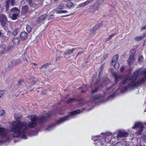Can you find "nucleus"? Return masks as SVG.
Returning <instances> with one entry per match:
<instances>
[{"mask_svg":"<svg viewBox=\"0 0 146 146\" xmlns=\"http://www.w3.org/2000/svg\"><path fill=\"white\" fill-rule=\"evenodd\" d=\"M37 1L36 0H28L27 1L30 6L34 7H35L37 5V3H36Z\"/></svg>","mask_w":146,"mask_h":146,"instance_id":"obj_11","label":"nucleus"},{"mask_svg":"<svg viewBox=\"0 0 146 146\" xmlns=\"http://www.w3.org/2000/svg\"><path fill=\"white\" fill-rule=\"evenodd\" d=\"M136 146H138V145H136ZM140 146H143L140 145Z\"/></svg>","mask_w":146,"mask_h":146,"instance_id":"obj_61","label":"nucleus"},{"mask_svg":"<svg viewBox=\"0 0 146 146\" xmlns=\"http://www.w3.org/2000/svg\"><path fill=\"white\" fill-rule=\"evenodd\" d=\"M87 5H88V4L87 3H86V1L84 3H83L79 4V6L80 7H83Z\"/></svg>","mask_w":146,"mask_h":146,"instance_id":"obj_26","label":"nucleus"},{"mask_svg":"<svg viewBox=\"0 0 146 146\" xmlns=\"http://www.w3.org/2000/svg\"><path fill=\"white\" fill-rule=\"evenodd\" d=\"M115 137H114L113 136V137H111V141L110 144H113V142H115Z\"/></svg>","mask_w":146,"mask_h":146,"instance_id":"obj_29","label":"nucleus"},{"mask_svg":"<svg viewBox=\"0 0 146 146\" xmlns=\"http://www.w3.org/2000/svg\"><path fill=\"white\" fill-rule=\"evenodd\" d=\"M37 132L36 131H33L30 134L31 136H35L37 135Z\"/></svg>","mask_w":146,"mask_h":146,"instance_id":"obj_31","label":"nucleus"},{"mask_svg":"<svg viewBox=\"0 0 146 146\" xmlns=\"http://www.w3.org/2000/svg\"><path fill=\"white\" fill-rule=\"evenodd\" d=\"M100 81L99 80H97L96 83L94 84L95 87L96 88L95 89L91 91V93L92 94H94L96 93L98 90L97 87H98L99 85L100 84Z\"/></svg>","mask_w":146,"mask_h":146,"instance_id":"obj_13","label":"nucleus"},{"mask_svg":"<svg viewBox=\"0 0 146 146\" xmlns=\"http://www.w3.org/2000/svg\"><path fill=\"white\" fill-rule=\"evenodd\" d=\"M128 135V133L123 131H118L117 135V138L121 137H126Z\"/></svg>","mask_w":146,"mask_h":146,"instance_id":"obj_10","label":"nucleus"},{"mask_svg":"<svg viewBox=\"0 0 146 146\" xmlns=\"http://www.w3.org/2000/svg\"><path fill=\"white\" fill-rule=\"evenodd\" d=\"M26 29L28 32H30L31 30V28L30 25H27L26 27Z\"/></svg>","mask_w":146,"mask_h":146,"instance_id":"obj_25","label":"nucleus"},{"mask_svg":"<svg viewBox=\"0 0 146 146\" xmlns=\"http://www.w3.org/2000/svg\"><path fill=\"white\" fill-rule=\"evenodd\" d=\"M84 53V52H83V51H81V52H78V53L77 55V56H78V55H80V54H83V53Z\"/></svg>","mask_w":146,"mask_h":146,"instance_id":"obj_45","label":"nucleus"},{"mask_svg":"<svg viewBox=\"0 0 146 146\" xmlns=\"http://www.w3.org/2000/svg\"><path fill=\"white\" fill-rule=\"evenodd\" d=\"M94 0H87L86 1V3L88 5L90 3L92 2Z\"/></svg>","mask_w":146,"mask_h":146,"instance_id":"obj_34","label":"nucleus"},{"mask_svg":"<svg viewBox=\"0 0 146 146\" xmlns=\"http://www.w3.org/2000/svg\"><path fill=\"white\" fill-rule=\"evenodd\" d=\"M48 64L47 63L44 64L42 65V66L40 67V69L41 70L43 68H46V69L47 67L48 66Z\"/></svg>","mask_w":146,"mask_h":146,"instance_id":"obj_23","label":"nucleus"},{"mask_svg":"<svg viewBox=\"0 0 146 146\" xmlns=\"http://www.w3.org/2000/svg\"><path fill=\"white\" fill-rule=\"evenodd\" d=\"M23 82V80H19L18 82V83L20 85L21 84V83Z\"/></svg>","mask_w":146,"mask_h":146,"instance_id":"obj_41","label":"nucleus"},{"mask_svg":"<svg viewBox=\"0 0 146 146\" xmlns=\"http://www.w3.org/2000/svg\"><path fill=\"white\" fill-rule=\"evenodd\" d=\"M18 33V30L17 29H15L13 33V35L14 36H16Z\"/></svg>","mask_w":146,"mask_h":146,"instance_id":"obj_30","label":"nucleus"},{"mask_svg":"<svg viewBox=\"0 0 146 146\" xmlns=\"http://www.w3.org/2000/svg\"><path fill=\"white\" fill-rule=\"evenodd\" d=\"M54 16L52 15H50L49 16V19H53V18H54Z\"/></svg>","mask_w":146,"mask_h":146,"instance_id":"obj_37","label":"nucleus"},{"mask_svg":"<svg viewBox=\"0 0 146 146\" xmlns=\"http://www.w3.org/2000/svg\"><path fill=\"white\" fill-rule=\"evenodd\" d=\"M68 11L66 10L64 11H57V13L58 14H61L62 13H68Z\"/></svg>","mask_w":146,"mask_h":146,"instance_id":"obj_28","label":"nucleus"},{"mask_svg":"<svg viewBox=\"0 0 146 146\" xmlns=\"http://www.w3.org/2000/svg\"><path fill=\"white\" fill-rule=\"evenodd\" d=\"M92 81H93H93H94L93 80H92Z\"/></svg>","mask_w":146,"mask_h":146,"instance_id":"obj_62","label":"nucleus"},{"mask_svg":"<svg viewBox=\"0 0 146 146\" xmlns=\"http://www.w3.org/2000/svg\"><path fill=\"white\" fill-rule=\"evenodd\" d=\"M51 127H48L47 128V129L48 130H50V128H51Z\"/></svg>","mask_w":146,"mask_h":146,"instance_id":"obj_48","label":"nucleus"},{"mask_svg":"<svg viewBox=\"0 0 146 146\" xmlns=\"http://www.w3.org/2000/svg\"><path fill=\"white\" fill-rule=\"evenodd\" d=\"M74 5V4L70 2L68 3L66 5V7L69 9H71L72 7H73Z\"/></svg>","mask_w":146,"mask_h":146,"instance_id":"obj_22","label":"nucleus"},{"mask_svg":"<svg viewBox=\"0 0 146 146\" xmlns=\"http://www.w3.org/2000/svg\"><path fill=\"white\" fill-rule=\"evenodd\" d=\"M109 134L105 135V138L102 137L103 134L101 135V136H96L93 137L92 139L94 142H98L95 143V146H103L105 144L110 143L111 139L113 137V135L111 134Z\"/></svg>","mask_w":146,"mask_h":146,"instance_id":"obj_3","label":"nucleus"},{"mask_svg":"<svg viewBox=\"0 0 146 146\" xmlns=\"http://www.w3.org/2000/svg\"><path fill=\"white\" fill-rule=\"evenodd\" d=\"M116 35V33H114L110 35V36L112 38V37L115 35Z\"/></svg>","mask_w":146,"mask_h":146,"instance_id":"obj_39","label":"nucleus"},{"mask_svg":"<svg viewBox=\"0 0 146 146\" xmlns=\"http://www.w3.org/2000/svg\"><path fill=\"white\" fill-rule=\"evenodd\" d=\"M5 111L3 110L0 111V115L3 116L5 114Z\"/></svg>","mask_w":146,"mask_h":146,"instance_id":"obj_32","label":"nucleus"},{"mask_svg":"<svg viewBox=\"0 0 146 146\" xmlns=\"http://www.w3.org/2000/svg\"><path fill=\"white\" fill-rule=\"evenodd\" d=\"M47 15L46 14H44L41 16L40 17L38 18L37 21L39 23H40L44 21L47 17Z\"/></svg>","mask_w":146,"mask_h":146,"instance_id":"obj_14","label":"nucleus"},{"mask_svg":"<svg viewBox=\"0 0 146 146\" xmlns=\"http://www.w3.org/2000/svg\"><path fill=\"white\" fill-rule=\"evenodd\" d=\"M110 89V88L108 89H107V91H108Z\"/></svg>","mask_w":146,"mask_h":146,"instance_id":"obj_56","label":"nucleus"},{"mask_svg":"<svg viewBox=\"0 0 146 146\" xmlns=\"http://www.w3.org/2000/svg\"><path fill=\"white\" fill-rule=\"evenodd\" d=\"M141 70V69H140L136 70L134 72L132 77H128L122 83H120V85L121 86L122 85L128 83H130L128 87H125L121 88V91L122 92H124L126 91L127 88L129 87L134 88L136 86L143 84L145 83V81L146 80V77L145 76L139 79L137 81H136Z\"/></svg>","mask_w":146,"mask_h":146,"instance_id":"obj_2","label":"nucleus"},{"mask_svg":"<svg viewBox=\"0 0 146 146\" xmlns=\"http://www.w3.org/2000/svg\"><path fill=\"white\" fill-rule=\"evenodd\" d=\"M63 8V6L62 5H60L58 7V9L60 10L62 9Z\"/></svg>","mask_w":146,"mask_h":146,"instance_id":"obj_36","label":"nucleus"},{"mask_svg":"<svg viewBox=\"0 0 146 146\" xmlns=\"http://www.w3.org/2000/svg\"><path fill=\"white\" fill-rule=\"evenodd\" d=\"M74 48L70 50H67L64 52V53L66 55H70L74 51Z\"/></svg>","mask_w":146,"mask_h":146,"instance_id":"obj_19","label":"nucleus"},{"mask_svg":"<svg viewBox=\"0 0 146 146\" xmlns=\"http://www.w3.org/2000/svg\"><path fill=\"white\" fill-rule=\"evenodd\" d=\"M104 40L105 41H107L108 40H109V39L108 38H105L104 39Z\"/></svg>","mask_w":146,"mask_h":146,"instance_id":"obj_46","label":"nucleus"},{"mask_svg":"<svg viewBox=\"0 0 146 146\" xmlns=\"http://www.w3.org/2000/svg\"><path fill=\"white\" fill-rule=\"evenodd\" d=\"M124 68L123 67H122L121 68V71L122 72H123L124 70Z\"/></svg>","mask_w":146,"mask_h":146,"instance_id":"obj_44","label":"nucleus"},{"mask_svg":"<svg viewBox=\"0 0 146 146\" xmlns=\"http://www.w3.org/2000/svg\"><path fill=\"white\" fill-rule=\"evenodd\" d=\"M4 93L3 90H0V98L1 97Z\"/></svg>","mask_w":146,"mask_h":146,"instance_id":"obj_33","label":"nucleus"},{"mask_svg":"<svg viewBox=\"0 0 146 146\" xmlns=\"http://www.w3.org/2000/svg\"><path fill=\"white\" fill-rule=\"evenodd\" d=\"M10 3L12 6H14L15 4V0H5V6L6 11L9 9Z\"/></svg>","mask_w":146,"mask_h":146,"instance_id":"obj_7","label":"nucleus"},{"mask_svg":"<svg viewBox=\"0 0 146 146\" xmlns=\"http://www.w3.org/2000/svg\"><path fill=\"white\" fill-rule=\"evenodd\" d=\"M28 6L26 5L23 6L22 7V14H25L28 11Z\"/></svg>","mask_w":146,"mask_h":146,"instance_id":"obj_16","label":"nucleus"},{"mask_svg":"<svg viewBox=\"0 0 146 146\" xmlns=\"http://www.w3.org/2000/svg\"><path fill=\"white\" fill-rule=\"evenodd\" d=\"M100 96H96L95 97H94V98L96 99H96H98L100 98Z\"/></svg>","mask_w":146,"mask_h":146,"instance_id":"obj_43","label":"nucleus"},{"mask_svg":"<svg viewBox=\"0 0 146 146\" xmlns=\"http://www.w3.org/2000/svg\"><path fill=\"white\" fill-rule=\"evenodd\" d=\"M107 57V56H106L105 57L104 56V59H105Z\"/></svg>","mask_w":146,"mask_h":146,"instance_id":"obj_55","label":"nucleus"},{"mask_svg":"<svg viewBox=\"0 0 146 146\" xmlns=\"http://www.w3.org/2000/svg\"><path fill=\"white\" fill-rule=\"evenodd\" d=\"M114 75L115 76V83H117L118 80L122 78V76L117 75L115 73L114 74Z\"/></svg>","mask_w":146,"mask_h":146,"instance_id":"obj_21","label":"nucleus"},{"mask_svg":"<svg viewBox=\"0 0 146 146\" xmlns=\"http://www.w3.org/2000/svg\"><path fill=\"white\" fill-rule=\"evenodd\" d=\"M119 56L118 54H116L113 56L111 61V65H113L114 63L117 62L118 60Z\"/></svg>","mask_w":146,"mask_h":146,"instance_id":"obj_12","label":"nucleus"},{"mask_svg":"<svg viewBox=\"0 0 146 146\" xmlns=\"http://www.w3.org/2000/svg\"><path fill=\"white\" fill-rule=\"evenodd\" d=\"M7 21V19L6 16L4 15H0V21L2 26L4 27Z\"/></svg>","mask_w":146,"mask_h":146,"instance_id":"obj_9","label":"nucleus"},{"mask_svg":"<svg viewBox=\"0 0 146 146\" xmlns=\"http://www.w3.org/2000/svg\"><path fill=\"white\" fill-rule=\"evenodd\" d=\"M135 52V50H132L130 51V54L129 57L127 60L129 65L133 64L134 62V55Z\"/></svg>","mask_w":146,"mask_h":146,"instance_id":"obj_8","label":"nucleus"},{"mask_svg":"<svg viewBox=\"0 0 146 146\" xmlns=\"http://www.w3.org/2000/svg\"><path fill=\"white\" fill-rule=\"evenodd\" d=\"M75 99L74 98L71 99L70 98L69 100H68L67 102L68 103H71L75 101Z\"/></svg>","mask_w":146,"mask_h":146,"instance_id":"obj_27","label":"nucleus"},{"mask_svg":"<svg viewBox=\"0 0 146 146\" xmlns=\"http://www.w3.org/2000/svg\"><path fill=\"white\" fill-rule=\"evenodd\" d=\"M33 64L34 65H37V64H36V63H33Z\"/></svg>","mask_w":146,"mask_h":146,"instance_id":"obj_50","label":"nucleus"},{"mask_svg":"<svg viewBox=\"0 0 146 146\" xmlns=\"http://www.w3.org/2000/svg\"><path fill=\"white\" fill-rule=\"evenodd\" d=\"M55 114L56 113H47V116H40L39 117L35 115L30 116L28 117V118L31 121L28 123L25 121L10 122V123L13 125L9 131L1 127L0 125V144L8 141L12 137H17L20 135L21 136L22 139H26V134L28 132V128H35L38 123H42L44 122L48 116Z\"/></svg>","mask_w":146,"mask_h":146,"instance_id":"obj_1","label":"nucleus"},{"mask_svg":"<svg viewBox=\"0 0 146 146\" xmlns=\"http://www.w3.org/2000/svg\"><path fill=\"white\" fill-rule=\"evenodd\" d=\"M146 36V32L143 33L141 36H137L135 37V39L137 41L141 40L143 39Z\"/></svg>","mask_w":146,"mask_h":146,"instance_id":"obj_17","label":"nucleus"},{"mask_svg":"<svg viewBox=\"0 0 146 146\" xmlns=\"http://www.w3.org/2000/svg\"><path fill=\"white\" fill-rule=\"evenodd\" d=\"M103 68V66H102L101 67V68Z\"/></svg>","mask_w":146,"mask_h":146,"instance_id":"obj_58","label":"nucleus"},{"mask_svg":"<svg viewBox=\"0 0 146 146\" xmlns=\"http://www.w3.org/2000/svg\"><path fill=\"white\" fill-rule=\"evenodd\" d=\"M20 36L22 40H24L27 38V34L26 32H23L21 33Z\"/></svg>","mask_w":146,"mask_h":146,"instance_id":"obj_15","label":"nucleus"},{"mask_svg":"<svg viewBox=\"0 0 146 146\" xmlns=\"http://www.w3.org/2000/svg\"><path fill=\"white\" fill-rule=\"evenodd\" d=\"M70 15H71V14H70V15H66L65 16H64V17H66L68 16H70Z\"/></svg>","mask_w":146,"mask_h":146,"instance_id":"obj_52","label":"nucleus"},{"mask_svg":"<svg viewBox=\"0 0 146 146\" xmlns=\"http://www.w3.org/2000/svg\"><path fill=\"white\" fill-rule=\"evenodd\" d=\"M2 33L0 31V37L2 36Z\"/></svg>","mask_w":146,"mask_h":146,"instance_id":"obj_49","label":"nucleus"},{"mask_svg":"<svg viewBox=\"0 0 146 146\" xmlns=\"http://www.w3.org/2000/svg\"><path fill=\"white\" fill-rule=\"evenodd\" d=\"M14 117L15 119L17 120H19L21 118V117H17L16 115H14Z\"/></svg>","mask_w":146,"mask_h":146,"instance_id":"obj_38","label":"nucleus"},{"mask_svg":"<svg viewBox=\"0 0 146 146\" xmlns=\"http://www.w3.org/2000/svg\"><path fill=\"white\" fill-rule=\"evenodd\" d=\"M23 59L24 61H27L26 57H23Z\"/></svg>","mask_w":146,"mask_h":146,"instance_id":"obj_47","label":"nucleus"},{"mask_svg":"<svg viewBox=\"0 0 146 146\" xmlns=\"http://www.w3.org/2000/svg\"><path fill=\"white\" fill-rule=\"evenodd\" d=\"M54 1H57V0H54Z\"/></svg>","mask_w":146,"mask_h":146,"instance_id":"obj_60","label":"nucleus"},{"mask_svg":"<svg viewBox=\"0 0 146 146\" xmlns=\"http://www.w3.org/2000/svg\"><path fill=\"white\" fill-rule=\"evenodd\" d=\"M109 39L110 40V39L111 38L110 36L108 37Z\"/></svg>","mask_w":146,"mask_h":146,"instance_id":"obj_51","label":"nucleus"},{"mask_svg":"<svg viewBox=\"0 0 146 146\" xmlns=\"http://www.w3.org/2000/svg\"><path fill=\"white\" fill-rule=\"evenodd\" d=\"M143 58L142 56H140L139 58V60L140 62H142L143 60Z\"/></svg>","mask_w":146,"mask_h":146,"instance_id":"obj_35","label":"nucleus"},{"mask_svg":"<svg viewBox=\"0 0 146 146\" xmlns=\"http://www.w3.org/2000/svg\"><path fill=\"white\" fill-rule=\"evenodd\" d=\"M80 111L79 110H76L74 111H73L71 113V114L70 115L60 118L57 121L56 123L57 124L61 123L64 121L69 119L72 115H74L75 114H79L80 113Z\"/></svg>","mask_w":146,"mask_h":146,"instance_id":"obj_4","label":"nucleus"},{"mask_svg":"<svg viewBox=\"0 0 146 146\" xmlns=\"http://www.w3.org/2000/svg\"><path fill=\"white\" fill-rule=\"evenodd\" d=\"M4 52H2V54H4Z\"/></svg>","mask_w":146,"mask_h":146,"instance_id":"obj_57","label":"nucleus"},{"mask_svg":"<svg viewBox=\"0 0 146 146\" xmlns=\"http://www.w3.org/2000/svg\"><path fill=\"white\" fill-rule=\"evenodd\" d=\"M112 65L114 66L115 68L116 69H118L119 67V64L118 62L114 63L113 65Z\"/></svg>","mask_w":146,"mask_h":146,"instance_id":"obj_24","label":"nucleus"},{"mask_svg":"<svg viewBox=\"0 0 146 146\" xmlns=\"http://www.w3.org/2000/svg\"><path fill=\"white\" fill-rule=\"evenodd\" d=\"M11 11L13 13L12 15H10L11 19L13 20L17 19L20 13L19 10L17 7H14L11 9Z\"/></svg>","mask_w":146,"mask_h":146,"instance_id":"obj_5","label":"nucleus"},{"mask_svg":"<svg viewBox=\"0 0 146 146\" xmlns=\"http://www.w3.org/2000/svg\"><path fill=\"white\" fill-rule=\"evenodd\" d=\"M139 128V130L137 131V133L140 134L143 130V125L142 123L139 122L135 123L134 126L132 127V129Z\"/></svg>","mask_w":146,"mask_h":146,"instance_id":"obj_6","label":"nucleus"},{"mask_svg":"<svg viewBox=\"0 0 146 146\" xmlns=\"http://www.w3.org/2000/svg\"><path fill=\"white\" fill-rule=\"evenodd\" d=\"M99 25L101 26L102 25V23H100Z\"/></svg>","mask_w":146,"mask_h":146,"instance_id":"obj_54","label":"nucleus"},{"mask_svg":"<svg viewBox=\"0 0 146 146\" xmlns=\"http://www.w3.org/2000/svg\"><path fill=\"white\" fill-rule=\"evenodd\" d=\"M13 43L16 45H18L19 44L20 42L19 38V37H15L13 40Z\"/></svg>","mask_w":146,"mask_h":146,"instance_id":"obj_18","label":"nucleus"},{"mask_svg":"<svg viewBox=\"0 0 146 146\" xmlns=\"http://www.w3.org/2000/svg\"><path fill=\"white\" fill-rule=\"evenodd\" d=\"M60 58V57H58L56 58V60L59 59Z\"/></svg>","mask_w":146,"mask_h":146,"instance_id":"obj_53","label":"nucleus"},{"mask_svg":"<svg viewBox=\"0 0 146 146\" xmlns=\"http://www.w3.org/2000/svg\"><path fill=\"white\" fill-rule=\"evenodd\" d=\"M146 29V25H145V26H144V27H142L141 29L142 30H145Z\"/></svg>","mask_w":146,"mask_h":146,"instance_id":"obj_40","label":"nucleus"},{"mask_svg":"<svg viewBox=\"0 0 146 146\" xmlns=\"http://www.w3.org/2000/svg\"><path fill=\"white\" fill-rule=\"evenodd\" d=\"M106 84H107V83H105L104 82H102V86H105V85H106Z\"/></svg>","mask_w":146,"mask_h":146,"instance_id":"obj_42","label":"nucleus"},{"mask_svg":"<svg viewBox=\"0 0 146 146\" xmlns=\"http://www.w3.org/2000/svg\"><path fill=\"white\" fill-rule=\"evenodd\" d=\"M89 11L90 13H94L98 9V8H94L93 6H91L89 9Z\"/></svg>","mask_w":146,"mask_h":146,"instance_id":"obj_20","label":"nucleus"},{"mask_svg":"<svg viewBox=\"0 0 146 146\" xmlns=\"http://www.w3.org/2000/svg\"><path fill=\"white\" fill-rule=\"evenodd\" d=\"M57 113H59V115H60V114L59 113H58V112H57Z\"/></svg>","mask_w":146,"mask_h":146,"instance_id":"obj_59","label":"nucleus"}]
</instances>
